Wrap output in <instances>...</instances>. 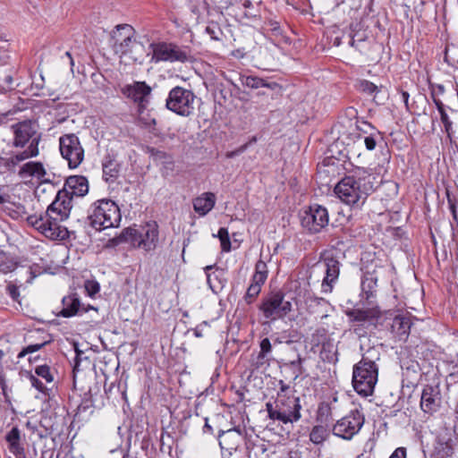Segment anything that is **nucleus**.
Returning a JSON list of instances; mask_svg holds the SVG:
<instances>
[{"mask_svg": "<svg viewBox=\"0 0 458 458\" xmlns=\"http://www.w3.org/2000/svg\"><path fill=\"white\" fill-rule=\"evenodd\" d=\"M72 208V197L62 190L57 192L55 200L44 215L30 216L27 221L49 239H64L67 231L60 223L69 217Z\"/></svg>", "mask_w": 458, "mask_h": 458, "instance_id": "obj_1", "label": "nucleus"}, {"mask_svg": "<svg viewBox=\"0 0 458 458\" xmlns=\"http://www.w3.org/2000/svg\"><path fill=\"white\" fill-rule=\"evenodd\" d=\"M377 183L375 175L363 171L358 176L343 178L335 186L334 191L343 203L359 208L375 191Z\"/></svg>", "mask_w": 458, "mask_h": 458, "instance_id": "obj_2", "label": "nucleus"}, {"mask_svg": "<svg viewBox=\"0 0 458 458\" xmlns=\"http://www.w3.org/2000/svg\"><path fill=\"white\" fill-rule=\"evenodd\" d=\"M380 356L379 347H369L362 353L361 360L354 365L352 370V385L359 394L369 396L373 394L377 382V361L380 360Z\"/></svg>", "mask_w": 458, "mask_h": 458, "instance_id": "obj_3", "label": "nucleus"}, {"mask_svg": "<svg viewBox=\"0 0 458 458\" xmlns=\"http://www.w3.org/2000/svg\"><path fill=\"white\" fill-rule=\"evenodd\" d=\"M121 219L120 208L111 199H98L89 209V223L97 231L117 227Z\"/></svg>", "mask_w": 458, "mask_h": 458, "instance_id": "obj_4", "label": "nucleus"}, {"mask_svg": "<svg viewBox=\"0 0 458 458\" xmlns=\"http://www.w3.org/2000/svg\"><path fill=\"white\" fill-rule=\"evenodd\" d=\"M118 242H128L147 251L152 250L158 242V226L155 222H149L140 229L126 228L121 233Z\"/></svg>", "mask_w": 458, "mask_h": 458, "instance_id": "obj_5", "label": "nucleus"}, {"mask_svg": "<svg viewBox=\"0 0 458 458\" xmlns=\"http://www.w3.org/2000/svg\"><path fill=\"white\" fill-rule=\"evenodd\" d=\"M195 95L182 87L172 89L166 98V107L182 116H189L194 111Z\"/></svg>", "mask_w": 458, "mask_h": 458, "instance_id": "obj_6", "label": "nucleus"}, {"mask_svg": "<svg viewBox=\"0 0 458 458\" xmlns=\"http://www.w3.org/2000/svg\"><path fill=\"white\" fill-rule=\"evenodd\" d=\"M59 149L70 168H77L84 159V148L74 133L64 134L59 138Z\"/></svg>", "mask_w": 458, "mask_h": 458, "instance_id": "obj_7", "label": "nucleus"}, {"mask_svg": "<svg viewBox=\"0 0 458 458\" xmlns=\"http://www.w3.org/2000/svg\"><path fill=\"white\" fill-rule=\"evenodd\" d=\"M363 414L357 409L338 420L333 427V434L345 440L352 439L359 433L364 424Z\"/></svg>", "mask_w": 458, "mask_h": 458, "instance_id": "obj_8", "label": "nucleus"}, {"mask_svg": "<svg viewBox=\"0 0 458 458\" xmlns=\"http://www.w3.org/2000/svg\"><path fill=\"white\" fill-rule=\"evenodd\" d=\"M279 421L284 424L297 422L301 417V405L299 397L278 393L276 398Z\"/></svg>", "mask_w": 458, "mask_h": 458, "instance_id": "obj_9", "label": "nucleus"}, {"mask_svg": "<svg viewBox=\"0 0 458 458\" xmlns=\"http://www.w3.org/2000/svg\"><path fill=\"white\" fill-rule=\"evenodd\" d=\"M301 225L311 233H318L329 222L328 212L320 205H313L301 215Z\"/></svg>", "mask_w": 458, "mask_h": 458, "instance_id": "obj_10", "label": "nucleus"}, {"mask_svg": "<svg viewBox=\"0 0 458 458\" xmlns=\"http://www.w3.org/2000/svg\"><path fill=\"white\" fill-rule=\"evenodd\" d=\"M260 310L266 318L276 320L292 310V302L284 300L283 294L276 293L262 303Z\"/></svg>", "mask_w": 458, "mask_h": 458, "instance_id": "obj_11", "label": "nucleus"}, {"mask_svg": "<svg viewBox=\"0 0 458 458\" xmlns=\"http://www.w3.org/2000/svg\"><path fill=\"white\" fill-rule=\"evenodd\" d=\"M13 146L15 148H24L26 144L32 145L34 140L37 141V148L40 141V135L37 132L35 125L30 122H22L13 125Z\"/></svg>", "mask_w": 458, "mask_h": 458, "instance_id": "obj_12", "label": "nucleus"}, {"mask_svg": "<svg viewBox=\"0 0 458 458\" xmlns=\"http://www.w3.org/2000/svg\"><path fill=\"white\" fill-rule=\"evenodd\" d=\"M123 35L124 38L121 42L114 43V50L121 55H130L133 61H138L140 56L137 55L143 50V45L134 38V29L132 27H125Z\"/></svg>", "mask_w": 458, "mask_h": 458, "instance_id": "obj_13", "label": "nucleus"}, {"mask_svg": "<svg viewBox=\"0 0 458 458\" xmlns=\"http://www.w3.org/2000/svg\"><path fill=\"white\" fill-rule=\"evenodd\" d=\"M151 47L153 48L152 60L156 63L174 61L184 62L187 59L186 54L174 45L159 43L151 45Z\"/></svg>", "mask_w": 458, "mask_h": 458, "instance_id": "obj_14", "label": "nucleus"}, {"mask_svg": "<svg viewBox=\"0 0 458 458\" xmlns=\"http://www.w3.org/2000/svg\"><path fill=\"white\" fill-rule=\"evenodd\" d=\"M122 91L127 98L138 103L141 109L148 103L151 89L145 82L137 81L124 86Z\"/></svg>", "mask_w": 458, "mask_h": 458, "instance_id": "obj_15", "label": "nucleus"}, {"mask_svg": "<svg viewBox=\"0 0 458 458\" xmlns=\"http://www.w3.org/2000/svg\"><path fill=\"white\" fill-rule=\"evenodd\" d=\"M441 404V394L438 386L427 385L424 386L420 407L424 412L433 413L438 410Z\"/></svg>", "mask_w": 458, "mask_h": 458, "instance_id": "obj_16", "label": "nucleus"}, {"mask_svg": "<svg viewBox=\"0 0 458 458\" xmlns=\"http://www.w3.org/2000/svg\"><path fill=\"white\" fill-rule=\"evenodd\" d=\"M323 267L326 270V276L321 284V291L329 293L333 290V286L338 279L340 274V263L332 257H327L323 261Z\"/></svg>", "mask_w": 458, "mask_h": 458, "instance_id": "obj_17", "label": "nucleus"}, {"mask_svg": "<svg viewBox=\"0 0 458 458\" xmlns=\"http://www.w3.org/2000/svg\"><path fill=\"white\" fill-rule=\"evenodd\" d=\"M308 310L310 314H313L316 319L323 322L327 319L331 313L334 311V308L328 301L319 297H310L307 300Z\"/></svg>", "mask_w": 458, "mask_h": 458, "instance_id": "obj_18", "label": "nucleus"}, {"mask_svg": "<svg viewBox=\"0 0 458 458\" xmlns=\"http://www.w3.org/2000/svg\"><path fill=\"white\" fill-rule=\"evenodd\" d=\"M63 190L72 198L73 196L83 197L89 191V182L87 178L82 175H72L66 179Z\"/></svg>", "mask_w": 458, "mask_h": 458, "instance_id": "obj_19", "label": "nucleus"}, {"mask_svg": "<svg viewBox=\"0 0 458 458\" xmlns=\"http://www.w3.org/2000/svg\"><path fill=\"white\" fill-rule=\"evenodd\" d=\"M18 174L22 178L34 177L41 182L47 181L45 178L47 172L40 162L30 161L25 163L21 166Z\"/></svg>", "mask_w": 458, "mask_h": 458, "instance_id": "obj_20", "label": "nucleus"}, {"mask_svg": "<svg viewBox=\"0 0 458 458\" xmlns=\"http://www.w3.org/2000/svg\"><path fill=\"white\" fill-rule=\"evenodd\" d=\"M9 451L16 458H25L23 445L21 443V431L18 428H13L5 436Z\"/></svg>", "mask_w": 458, "mask_h": 458, "instance_id": "obj_21", "label": "nucleus"}, {"mask_svg": "<svg viewBox=\"0 0 458 458\" xmlns=\"http://www.w3.org/2000/svg\"><path fill=\"white\" fill-rule=\"evenodd\" d=\"M347 315L354 321L369 322L375 325V321L380 317L381 312L377 307H372L363 310H353L347 313Z\"/></svg>", "mask_w": 458, "mask_h": 458, "instance_id": "obj_22", "label": "nucleus"}, {"mask_svg": "<svg viewBox=\"0 0 458 458\" xmlns=\"http://www.w3.org/2000/svg\"><path fill=\"white\" fill-rule=\"evenodd\" d=\"M215 203V194L205 192L193 200V208L199 216H205L214 208Z\"/></svg>", "mask_w": 458, "mask_h": 458, "instance_id": "obj_23", "label": "nucleus"}, {"mask_svg": "<svg viewBox=\"0 0 458 458\" xmlns=\"http://www.w3.org/2000/svg\"><path fill=\"white\" fill-rule=\"evenodd\" d=\"M38 153L39 150L38 148H37V141L34 140L32 145H29L25 150L8 157L5 160V165L8 167H14L28 158L37 157Z\"/></svg>", "mask_w": 458, "mask_h": 458, "instance_id": "obj_24", "label": "nucleus"}, {"mask_svg": "<svg viewBox=\"0 0 458 458\" xmlns=\"http://www.w3.org/2000/svg\"><path fill=\"white\" fill-rule=\"evenodd\" d=\"M63 309L60 311V315L64 318L72 317L82 310L86 311L87 310L81 307V302L79 299L75 295H69L63 298L62 301Z\"/></svg>", "mask_w": 458, "mask_h": 458, "instance_id": "obj_25", "label": "nucleus"}, {"mask_svg": "<svg viewBox=\"0 0 458 458\" xmlns=\"http://www.w3.org/2000/svg\"><path fill=\"white\" fill-rule=\"evenodd\" d=\"M337 413V399L334 398L329 403H321L318 409L317 419L321 422H327Z\"/></svg>", "mask_w": 458, "mask_h": 458, "instance_id": "obj_26", "label": "nucleus"}, {"mask_svg": "<svg viewBox=\"0 0 458 458\" xmlns=\"http://www.w3.org/2000/svg\"><path fill=\"white\" fill-rule=\"evenodd\" d=\"M239 81L242 86L250 88V89H259L262 87L274 89L277 87L276 82H267V81L252 76V75H240Z\"/></svg>", "mask_w": 458, "mask_h": 458, "instance_id": "obj_27", "label": "nucleus"}, {"mask_svg": "<svg viewBox=\"0 0 458 458\" xmlns=\"http://www.w3.org/2000/svg\"><path fill=\"white\" fill-rule=\"evenodd\" d=\"M103 176L106 182H114L119 174L120 165L116 160L106 157L103 162Z\"/></svg>", "mask_w": 458, "mask_h": 458, "instance_id": "obj_28", "label": "nucleus"}, {"mask_svg": "<svg viewBox=\"0 0 458 458\" xmlns=\"http://www.w3.org/2000/svg\"><path fill=\"white\" fill-rule=\"evenodd\" d=\"M377 278L371 273H366L361 280V292L366 300L374 296L377 288Z\"/></svg>", "mask_w": 458, "mask_h": 458, "instance_id": "obj_29", "label": "nucleus"}, {"mask_svg": "<svg viewBox=\"0 0 458 458\" xmlns=\"http://www.w3.org/2000/svg\"><path fill=\"white\" fill-rule=\"evenodd\" d=\"M240 433L235 429L221 431L218 435L219 445L222 448L233 449L235 447L234 438H239Z\"/></svg>", "mask_w": 458, "mask_h": 458, "instance_id": "obj_30", "label": "nucleus"}, {"mask_svg": "<svg viewBox=\"0 0 458 458\" xmlns=\"http://www.w3.org/2000/svg\"><path fill=\"white\" fill-rule=\"evenodd\" d=\"M329 432L326 427L322 425H317L312 428L310 433V440L314 445H320L327 440Z\"/></svg>", "mask_w": 458, "mask_h": 458, "instance_id": "obj_31", "label": "nucleus"}, {"mask_svg": "<svg viewBox=\"0 0 458 458\" xmlns=\"http://www.w3.org/2000/svg\"><path fill=\"white\" fill-rule=\"evenodd\" d=\"M454 454L453 445L449 442L438 441L435 446L434 458H449Z\"/></svg>", "mask_w": 458, "mask_h": 458, "instance_id": "obj_32", "label": "nucleus"}, {"mask_svg": "<svg viewBox=\"0 0 458 458\" xmlns=\"http://www.w3.org/2000/svg\"><path fill=\"white\" fill-rule=\"evenodd\" d=\"M267 266L263 260H259L255 266V273L252 279L259 284H264L267 278Z\"/></svg>", "mask_w": 458, "mask_h": 458, "instance_id": "obj_33", "label": "nucleus"}, {"mask_svg": "<svg viewBox=\"0 0 458 458\" xmlns=\"http://www.w3.org/2000/svg\"><path fill=\"white\" fill-rule=\"evenodd\" d=\"M264 284H259L252 279V283L248 287L246 294L244 296V301L250 304L252 303L253 300L259 295L261 290V285Z\"/></svg>", "mask_w": 458, "mask_h": 458, "instance_id": "obj_34", "label": "nucleus"}, {"mask_svg": "<svg viewBox=\"0 0 458 458\" xmlns=\"http://www.w3.org/2000/svg\"><path fill=\"white\" fill-rule=\"evenodd\" d=\"M214 236L216 237L215 234H214ZM216 237H218L220 240L222 250L225 252L230 251L231 242H230V238H229L228 230L224 227L220 228L217 233Z\"/></svg>", "mask_w": 458, "mask_h": 458, "instance_id": "obj_35", "label": "nucleus"}, {"mask_svg": "<svg viewBox=\"0 0 458 458\" xmlns=\"http://www.w3.org/2000/svg\"><path fill=\"white\" fill-rule=\"evenodd\" d=\"M444 61L451 67L458 65V48L453 47L452 49L446 47L445 51Z\"/></svg>", "mask_w": 458, "mask_h": 458, "instance_id": "obj_36", "label": "nucleus"}, {"mask_svg": "<svg viewBox=\"0 0 458 458\" xmlns=\"http://www.w3.org/2000/svg\"><path fill=\"white\" fill-rule=\"evenodd\" d=\"M397 326L398 329L401 331L400 334H408L411 327L410 319L406 317L397 316L394 319V327Z\"/></svg>", "mask_w": 458, "mask_h": 458, "instance_id": "obj_37", "label": "nucleus"}, {"mask_svg": "<svg viewBox=\"0 0 458 458\" xmlns=\"http://www.w3.org/2000/svg\"><path fill=\"white\" fill-rule=\"evenodd\" d=\"M260 352L258 356L259 363L262 364L263 360L271 352L272 345L270 340L268 338H264L261 340L260 344Z\"/></svg>", "mask_w": 458, "mask_h": 458, "instance_id": "obj_38", "label": "nucleus"}, {"mask_svg": "<svg viewBox=\"0 0 458 458\" xmlns=\"http://www.w3.org/2000/svg\"><path fill=\"white\" fill-rule=\"evenodd\" d=\"M35 376L45 379L47 383H51L54 380L50 368L47 365L38 366L35 369Z\"/></svg>", "mask_w": 458, "mask_h": 458, "instance_id": "obj_39", "label": "nucleus"}, {"mask_svg": "<svg viewBox=\"0 0 458 458\" xmlns=\"http://www.w3.org/2000/svg\"><path fill=\"white\" fill-rule=\"evenodd\" d=\"M205 31L208 35H209L211 39L221 40L222 31L216 23H215V22L209 23L206 27Z\"/></svg>", "mask_w": 458, "mask_h": 458, "instance_id": "obj_40", "label": "nucleus"}, {"mask_svg": "<svg viewBox=\"0 0 458 458\" xmlns=\"http://www.w3.org/2000/svg\"><path fill=\"white\" fill-rule=\"evenodd\" d=\"M359 89L362 91V92H365L369 95H373V94H376L379 91V89L377 85H375L374 83L369 81H366V80H363V81H360V83H359Z\"/></svg>", "mask_w": 458, "mask_h": 458, "instance_id": "obj_41", "label": "nucleus"}, {"mask_svg": "<svg viewBox=\"0 0 458 458\" xmlns=\"http://www.w3.org/2000/svg\"><path fill=\"white\" fill-rule=\"evenodd\" d=\"M47 342H43L40 344H30L23 348L18 354V359H21L25 357L27 354L36 352L39 351L42 347H44L47 344Z\"/></svg>", "mask_w": 458, "mask_h": 458, "instance_id": "obj_42", "label": "nucleus"}, {"mask_svg": "<svg viewBox=\"0 0 458 458\" xmlns=\"http://www.w3.org/2000/svg\"><path fill=\"white\" fill-rule=\"evenodd\" d=\"M379 135V131L370 132L369 135L363 138V142L368 150H374L377 146V136Z\"/></svg>", "mask_w": 458, "mask_h": 458, "instance_id": "obj_43", "label": "nucleus"}, {"mask_svg": "<svg viewBox=\"0 0 458 458\" xmlns=\"http://www.w3.org/2000/svg\"><path fill=\"white\" fill-rule=\"evenodd\" d=\"M125 27H131L129 24H120L115 27V30L112 32V38L114 41V43L121 42L124 38L123 32Z\"/></svg>", "mask_w": 458, "mask_h": 458, "instance_id": "obj_44", "label": "nucleus"}, {"mask_svg": "<svg viewBox=\"0 0 458 458\" xmlns=\"http://www.w3.org/2000/svg\"><path fill=\"white\" fill-rule=\"evenodd\" d=\"M441 122L444 124L445 131L447 133V136L451 138L452 131H453V123L450 121L448 114L446 112H442L440 115Z\"/></svg>", "mask_w": 458, "mask_h": 458, "instance_id": "obj_45", "label": "nucleus"}, {"mask_svg": "<svg viewBox=\"0 0 458 458\" xmlns=\"http://www.w3.org/2000/svg\"><path fill=\"white\" fill-rule=\"evenodd\" d=\"M85 290L89 296H93L99 292V284L96 281L88 280L85 282Z\"/></svg>", "mask_w": 458, "mask_h": 458, "instance_id": "obj_46", "label": "nucleus"}, {"mask_svg": "<svg viewBox=\"0 0 458 458\" xmlns=\"http://www.w3.org/2000/svg\"><path fill=\"white\" fill-rule=\"evenodd\" d=\"M24 273L29 276V277L26 280V283L31 284L33 279L37 277L41 272L40 267L38 266H33L26 269Z\"/></svg>", "mask_w": 458, "mask_h": 458, "instance_id": "obj_47", "label": "nucleus"}, {"mask_svg": "<svg viewBox=\"0 0 458 458\" xmlns=\"http://www.w3.org/2000/svg\"><path fill=\"white\" fill-rule=\"evenodd\" d=\"M266 408H267V411L268 413V417L271 420H279V416L277 415L278 408L276 407V401L275 402V403H266Z\"/></svg>", "mask_w": 458, "mask_h": 458, "instance_id": "obj_48", "label": "nucleus"}, {"mask_svg": "<svg viewBox=\"0 0 458 458\" xmlns=\"http://www.w3.org/2000/svg\"><path fill=\"white\" fill-rule=\"evenodd\" d=\"M30 382L33 387L38 389L39 392H44L46 389V386L42 383L40 379L37 377V376L33 374H30L29 376Z\"/></svg>", "mask_w": 458, "mask_h": 458, "instance_id": "obj_49", "label": "nucleus"}, {"mask_svg": "<svg viewBox=\"0 0 458 458\" xmlns=\"http://www.w3.org/2000/svg\"><path fill=\"white\" fill-rule=\"evenodd\" d=\"M76 356L74 359L73 370H79V367L83 359L88 360L87 357H83V352L78 349L77 344L74 345Z\"/></svg>", "mask_w": 458, "mask_h": 458, "instance_id": "obj_50", "label": "nucleus"}, {"mask_svg": "<svg viewBox=\"0 0 458 458\" xmlns=\"http://www.w3.org/2000/svg\"><path fill=\"white\" fill-rule=\"evenodd\" d=\"M357 129L365 134H369V131H373L374 132L377 131L369 123H367L365 121L360 122L357 124Z\"/></svg>", "mask_w": 458, "mask_h": 458, "instance_id": "obj_51", "label": "nucleus"}, {"mask_svg": "<svg viewBox=\"0 0 458 458\" xmlns=\"http://www.w3.org/2000/svg\"><path fill=\"white\" fill-rule=\"evenodd\" d=\"M243 7L246 9V12L244 13V16L247 18L255 17L257 14L252 12V3L250 0H246L243 3Z\"/></svg>", "mask_w": 458, "mask_h": 458, "instance_id": "obj_52", "label": "nucleus"}, {"mask_svg": "<svg viewBox=\"0 0 458 458\" xmlns=\"http://www.w3.org/2000/svg\"><path fill=\"white\" fill-rule=\"evenodd\" d=\"M389 458H406V448L398 447L396 448Z\"/></svg>", "mask_w": 458, "mask_h": 458, "instance_id": "obj_53", "label": "nucleus"}, {"mask_svg": "<svg viewBox=\"0 0 458 458\" xmlns=\"http://www.w3.org/2000/svg\"><path fill=\"white\" fill-rule=\"evenodd\" d=\"M434 103H435V105L437 106V110H438V112H439L440 115L442 114V112H445V107H444V105H443V103H442V101H441V100H439V99H436V98H435V99H434Z\"/></svg>", "mask_w": 458, "mask_h": 458, "instance_id": "obj_54", "label": "nucleus"}, {"mask_svg": "<svg viewBox=\"0 0 458 458\" xmlns=\"http://www.w3.org/2000/svg\"><path fill=\"white\" fill-rule=\"evenodd\" d=\"M9 291H10V293L12 294V296L13 298H15V295H16V289L14 286H9L8 287Z\"/></svg>", "mask_w": 458, "mask_h": 458, "instance_id": "obj_55", "label": "nucleus"}, {"mask_svg": "<svg viewBox=\"0 0 458 458\" xmlns=\"http://www.w3.org/2000/svg\"><path fill=\"white\" fill-rule=\"evenodd\" d=\"M454 432L456 436V438L458 439V418H457V420L455 421V424L454 426Z\"/></svg>", "mask_w": 458, "mask_h": 458, "instance_id": "obj_56", "label": "nucleus"}, {"mask_svg": "<svg viewBox=\"0 0 458 458\" xmlns=\"http://www.w3.org/2000/svg\"><path fill=\"white\" fill-rule=\"evenodd\" d=\"M280 383H281L282 386H281L279 393L284 394L285 392V390L288 389L289 387L287 386H285L284 384H283L282 381Z\"/></svg>", "mask_w": 458, "mask_h": 458, "instance_id": "obj_57", "label": "nucleus"}, {"mask_svg": "<svg viewBox=\"0 0 458 458\" xmlns=\"http://www.w3.org/2000/svg\"><path fill=\"white\" fill-rule=\"evenodd\" d=\"M195 335L197 337H201L203 335L201 334V332L199 331V327L195 329V332H194Z\"/></svg>", "mask_w": 458, "mask_h": 458, "instance_id": "obj_58", "label": "nucleus"}, {"mask_svg": "<svg viewBox=\"0 0 458 458\" xmlns=\"http://www.w3.org/2000/svg\"><path fill=\"white\" fill-rule=\"evenodd\" d=\"M65 55L70 59V64L72 66L74 64H73V60H72V58L71 56V54L69 52H66Z\"/></svg>", "mask_w": 458, "mask_h": 458, "instance_id": "obj_59", "label": "nucleus"}, {"mask_svg": "<svg viewBox=\"0 0 458 458\" xmlns=\"http://www.w3.org/2000/svg\"><path fill=\"white\" fill-rule=\"evenodd\" d=\"M350 46L352 47H356V40L353 38L350 41Z\"/></svg>", "mask_w": 458, "mask_h": 458, "instance_id": "obj_60", "label": "nucleus"}, {"mask_svg": "<svg viewBox=\"0 0 458 458\" xmlns=\"http://www.w3.org/2000/svg\"><path fill=\"white\" fill-rule=\"evenodd\" d=\"M286 458H299L297 454H289Z\"/></svg>", "mask_w": 458, "mask_h": 458, "instance_id": "obj_61", "label": "nucleus"}, {"mask_svg": "<svg viewBox=\"0 0 458 458\" xmlns=\"http://www.w3.org/2000/svg\"><path fill=\"white\" fill-rule=\"evenodd\" d=\"M26 426H27L28 428H30V429L34 428V427L31 426V423L30 421L27 422Z\"/></svg>", "mask_w": 458, "mask_h": 458, "instance_id": "obj_62", "label": "nucleus"}, {"mask_svg": "<svg viewBox=\"0 0 458 458\" xmlns=\"http://www.w3.org/2000/svg\"><path fill=\"white\" fill-rule=\"evenodd\" d=\"M207 280H208V283L209 284V285L211 286V280H210V275L209 274L207 275Z\"/></svg>", "mask_w": 458, "mask_h": 458, "instance_id": "obj_63", "label": "nucleus"}, {"mask_svg": "<svg viewBox=\"0 0 458 458\" xmlns=\"http://www.w3.org/2000/svg\"><path fill=\"white\" fill-rule=\"evenodd\" d=\"M403 98H405V100L407 101V99H408V93L403 92Z\"/></svg>", "mask_w": 458, "mask_h": 458, "instance_id": "obj_64", "label": "nucleus"}]
</instances>
